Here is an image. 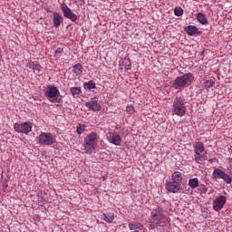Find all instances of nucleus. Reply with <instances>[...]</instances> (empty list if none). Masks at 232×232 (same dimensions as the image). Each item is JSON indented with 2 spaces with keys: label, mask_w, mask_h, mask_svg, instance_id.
I'll list each match as a JSON object with an SVG mask.
<instances>
[{
  "label": "nucleus",
  "mask_w": 232,
  "mask_h": 232,
  "mask_svg": "<svg viewBox=\"0 0 232 232\" xmlns=\"http://www.w3.org/2000/svg\"><path fill=\"white\" fill-rule=\"evenodd\" d=\"M194 80V74L188 72V73H183L180 76H178L175 79L172 87L175 90H182L185 89V87L191 85Z\"/></svg>",
  "instance_id": "f257e3e1"
},
{
  "label": "nucleus",
  "mask_w": 232,
  "mask_h": 232,
  "mask_svg": "<svg viewBox=\"0 0 232 232\" xmlns=\"http://www.w3.org/2000/svg\"><path fill=\"white\" fill-rule=\"evenodd\" d=\"M164 210L160 207H156L150 213L149 218L150 227L151 229L159 227L160 225L164 221Z\"/></svg>",
  "instance_id": "f03ea898"
},
{
  "label": "nucleus",
  "mask_w": 232,
  "mask_h": 232,
  "mask_svg": "<svg viewBox=\"0 0 232 232\" xmlns=\"http://www.w3.org/2000/svg\"><path fill=\"white\" fill-rule=\"evenodd\" d=\"M98 139V134L95 131L91 132L85 137L82 146L86 154H92L94 151Z\"/></svg>",
  "instance_id": "7ed1b4c3"
},
{
  "label": "nucleus",
  "mask_w": 232,
  "mask_h": 232,
  "mask_svg": "<svg viewBox=\"0 0 232 232\" xmlns=\"http://www.w3.org/2000/svg\"><path fill=\"white\" fill-rule=\"evenodd\" d=\"M44 95L49 98L51 102H58V104H63V101L60 93V90L55 87V85H47L46 90L44 92Z\"/></svg>",
  "instance_id": "20e7f679"
},
{
  "label": "nucleus",
  "mask_w": 232,
  "mask_h": 232,
  "mask_svg": "<svg viewBox=\"0 0 232 232\" xmlns=\"http://www.w3.org/2000/svg\"><path fill=\"white\" fill-rule=\"evenodd\" d=\"M172 111L176 116L182 118L187 113L185 99L182 96H176L172 105Z\"/></svg>",
  "instance_id": "39448f33"
},
{
  "label": "nucleus",
  "mask_w": 232,
  "mask_h": 232,
  "mask_svg": "<svg viewBox=\"0 0 232 232\" xmlns=\"http://www.w3.org/2000/svg\"><path fill=\"white\" fill-rule=\"evenodd\" d=\"M38 140L40 145L51 146L53 145L56 140V136H53L52 132H42L40 136H38Z\"/></svg>",
  "instance_id": "423d86ee"
},
{
  "label": "nucleus",
  "mask_w": 232,
  "mask_h": 232,
  "mask_svg": "<svg viewBox=\"0 0 232 232\" xmlns=\"http://www.w3.org/2000/svg\"><path fill=\"white\" fill-rule=\"evenodd\" d=\"M213 178L214 179H221L225 181L227 184L232 183V168L229 170L228 174H226V172L222 169H219L218 168L217 169L213 170Z\"/></svg>",
  "instance_id": "0eeeda50"
},
{
  "label": "nucleus",
  "mask_w": 232,
  "mask_h": 232,
  "mask_svg": "<svg viewBox=\"0 0 232 232\" xmlns=\"http://www.w3.org/2000/svg\"><path fill=\"white\" fill-rule=\"evenodd\" d=\"M194 151H195V160L199 162V161H203V160H207V155L206 154H202V152L205 151V147H204V143H202V141H198L196 143V145L194 146Z\"/></svg>",
  "instance_id": "6e6552de"
},
{
  "label": "nucleus",
  "mask_w": 232,
  "mask_h": 232,
  "mask_svg": "<svg viewBox=\"0 0 232 232\" xmlns=\"http://www.w3.org/2000/svg\"><path fill=\"white\" fill-rule=\"evenodd\" d=\"M14 131L29 134L33 130L32 121H24V123H14Z\"/></svg>",
  "instance_id": "1a4fd4ad"
},
{
  "label": "nucleus",
  "mask_w": 232,
  "mask_h": 232,
  "mask_svg": "<svg viewBox=\"0 0 232 232\" xmlns=\"http://www.w3.org/2000/svg\"><path fill=\"white\" fill-rule=\"evenodd\" d=\"M61 10L63 13V16L66 19L72 20V22H77L78 17L77 14H74L72 9L69 8L68 5L66 4H62L61 5Z\"/></svg>",
  "instance_id": "9d476101"
},
{
  "label": "nucleus",
  "mask_w": 232,
  "mask_h": 232,
  "mask_svg": "<svg viewBox=\"0 0 232 232\" xmlns=\"http://www.w3.org/2000/svg\"><path fill=\"white\" fill-rule=\"evenodd\" d=\"M107 140L108 142L112 143V145L120 146L122 141V139L120 136L119 132L111 131L107 132Z\"/></svg>",
  "instance_id": "9b49d317"
},
{
  "label": "nucleus",
  "mask_w": 232,
  "mask_h": 232,
  "mask_svg": "<svg viewBox=\"0 0 232 232\" xmlns=\"http://www.w3.org/2000/svg\"><path fill=\"white\" fill-rule=\"evenodd\" d=\"M227 203V197L225 195H220L217 197L213 201V208L216 212H220Z\"/></svg>",
  "instance_id": "f8f14e48"
},
{
  "label": "nucleus",
  "mask_w": 232,
  "mask_h": 232,
  "mask_svg": "<svg viewBox=\"0 0 232 232\" xmlns=\"http://www.w3.org/2000/svg\"><path fill=\"white\" fill-rule=\"evenodd\" d=\"M85 107L92 111H100L102 109V105L99 103V98L97 97L91 99L89 102H85Z\"/></svg>",
  "instance_id": "ddd939ff"
},
{
  "label": "nucleus",
  "mask_w": 232,
  "mask_h": 232,
  "mask_svg": "<svg viewBox=\"0 0 232 232\" xmlns=\"http://www.w3.org/2000/svg\"><path fill=\"white\" fill-rule=\"evenodd\" d=\"M26 67H28L29 69H31V71H34V72H37L38 73L43 71V65L39 64L37 61H29L28 63H26Z\"/></svg>",
  "instance_id": "4468645a"
},
{
  "label": "nucleus",
  "mask_w": 232,
  "mask_h": 232,
  "mask_svg": "<svg viewBox=\"0 0 232 232\" xmlns=\"http://www.w3.org/2000/svg\"><path fill=\"white\" fill-rule=\"evenodd\" d=\"M63 23V17L59 13H53V24L54 28H60L61 24Z\"/></svg>",
  "instance_id": "2eb2a0df"
},
{
  "label": "nucleus",
  "mask_w": 232,
  "mask_h": 232,
  "mask_svg": "<svg viewBox=\"0 0 232 232\" xmlns=\"http://www.w3.org/2000/svg\"><path fill=\"white\" fill-rule=\"evenodd\" d=\"M185 32L188 35H200V34H202L201 31L198 29V27H197L193 24H189L188 26H186Z\"/></svg>",
  "instance_id": "dca6fc26"
},
{
  "label": "nucleus",
  "mask_w": 232,
  "mask_h": 232,
  "mask_svg": "<svg viewBox=\"0 0 232 232\" xmlns=\"http://www.w3.org/2000/svg\"><path fill=\"white\" fill-rule=\"evenodd\" d=\"M179 184L176 183L175 179H172V181H169L166 184V189L169 190V192H172L173 194H177L179 192Z\"/></svg>",
  "instance_id": "f3484780"
},
{
  "label": "nucleus",
  "mask_w": 232,
  "mask_h": 232,
  "mask_svg": "<svg viewBox=\"0 0 232 232\" xmlns=\"http://www.w3.org/2000/svg\"><path fill=\"white\" fill-rule=\"evenodd\" d=\"M183 179L182 174L179 171H176L171 175V180H174L179 186V191L181 189V181Z\"/></svg>",
  "instance_id": "a211bd4d"
},
{
  "label": "nucleus",
  "mask_w": 232,
  "mask_h": 232,
  "mask_svg": "<svg viewBox=\"0 0 232 232\" xmlns=\"http://www.w3.org/2000/svg\"><path fill=\"white\" fill-rule=\"evenodd\" d=\"M129 229L130 231L143 230V224L137 221H131L129 224Z\"/></svg>",
  "instance_id": "6ab92c4d"
},
{
  "label": "nucleus",
  "mask_w": 232,
  "mask_h": 232,
  "mask_svg": "<svg viewBox=\"0 0 232 232\" xmlns=\"http://www.w3.org/2000/svg\"><path fill=\"white\" fill-rule=\"evenodd\" d=\"M46 196L47 193L44 192V190H40L37 193V199H38V204H40V206H42L43 204H44L46 202Z\"/></svg>",
  "instance_id": "aec40b11"
},
{
  "label": "nucleus",
  "mask_w": 232,
  "mask_h": 232,
  "mask_svg": "<svg viewBox=\"0 0 232 232\" xmlns=\"http://www.w3.org/2000/svg\"><path fill=\"white\" fill-rule=\"evenodd\" d=\"M197 20L199 24H208V20L207 18L206 14L203 13H198L197 15Z\"/></svg>",
  "instance_id": "412c9836"
},
{
  "label": "nucleus",
  "mask_w": 232,
  "mask_h": 232,
  "mask_svg": "<svg viewBox=\"0 0 232 232\" xmlns=\"http://www.w3.org/2000/svg\"><path fill=\"white\" fill-rule=\"evenodd\" d=\"M120 66H124L127 71L131 69V62L130 58H123L120 61Z\"/></svg>",
  "instance_id": "4be33fe9"
},
{
  "label": "nucleus",
  "mask_w": 232,
  "mask_h": 232,
  "mask_svg": "<svg viewBox=\"0 0 232 232\" xmlns=\"http://www.w3.org/2000/svg\"><path fill=\"white\" fill-rule=\"evenodd\" d=\"M102 218L103 219V221L111 223L113 222V219H114V213H111V212L102 213Z\"/></svg>",
  "instance_id": "5701e85b"
},
{
  "label": "nucleus",
  "mask_w": 232,
  "mask_h": 232,
  "mask_svg": "<svg viewBox=\"0 0 232 232\" xmlns=\"http://www.w3.org/2000/svg\"><path fill=\"white\" fill-rule=\"evenodd\" d=\"M72 72L73 73H77L78 75H81L83 72V65L81 64V63H78L77 64L72 66Z\"/></svg>",
  "instance_id": "b1692460"
},
{
  "label": "nucleus",
  "mask_w": 232,
  "mask_h": 232,
  "mask_svg": "<svg viewBox=\"0 0 232 232\" xmlns=\"http://www.w3.org/2000/svg\"><path fill=\"white\" fill-rule=\"evenodd\" d=\"M96 84H95V81L91 80L88 82H84L83 83V89L85 90H93L96 89Z\"/></svg>",
  "instance_id": "393cba45"
},
{
  "label": "nucleus",
  "mask_w": 232,
  "mask_h": 232,
  "mask_svg": "<svg viewBox=\"0 0 232 232\" xmlns=\"http://www.w3.org/2000/svg\"><path fill=\"white\" fill-rule=\"evenodd\" d=\"M188 186L192 189H196V188H198V186H199L198 179H188Z\"/></svg>",
  "instance_id": "a878e982"
},
{
  "label": "nucleus",
  "mask_w": 232,
  "mask_h": 232,
  "mask_svg": "<svg viewBox=\"0 0 232 232\" xmlns=\"http://www.w3.org/2000/svg\"><path fill=\"white\" fill-rule=\"evenodd\" d=\"M70 92L72 96H80L82 93L81 87H71Z\"/></svg>",
  "instance_id": "bb28decb"
},
{
  "label": "nucleus",
  "mask_w": 232,
  "mask_h": 232,
  "mask_svg": "<svg viewBox=\"0 0 232 232\" xmlns=\"http://www.w3.org/2000/svg\"><path fill=\"white\" fill-rule=\"evenodd\" d=\"M174 14L177 15V17H181L184 14V9L181 8V6H176L174 9Z\"/></svg>",
  "instance_id": "cd10ccee"
},
{
  "label": "nucleus",
  "mask_w": 232,
  "mask_h": 232,
  "mask_svg": "<svg viewBox=\"0 0 232 232\" xmlns=\"http://www.w3.org/2000/svg\"><path fill=\"white\" fill-rule=\"evenodd\" d=\"M213 85H215V78L205 81V87L208 89H210V87H213Z\"/></svg>",
  "instance_id": "c85d7f7f"
},
{
  "label": "nucleus",
  "mask_w": 232,
  "mask_h": 232,
  "mask_svg": "<svg viewBox=\"0 0 232 232\" xmlns=\"http://www.w3.org/2000/svg\"><path fill=\"white\" fill-rule=\"evenodd\" d=\"M126 112H127L128 114H133V113H135V108L133 107V105H128V106L126 107Z\"/></svg>",
  "instance_id": "c756f323"
},
{
  "label": "nucleus",
  "mask_w": 232,
  "mask_h": 232,
  "mask_svg": "<svg viewBox=\"0 0 232 232\" xmlns=\"http://www.w3.org/2000/svg\"><path fill=\"white\" fill-rule=\"evenodd\" d=\"M63 52V47H57V49L55 51V57L60 58Z\"/></svg>",
  "instance_id": "7c9ffc66"
},
{
  "label": "nucleus",
  "mask_w": 232,
  "mask_h": 232,
  "mask_svg": "<svg viewBox=\"0 0 232 232\" xmlns=\"http://www.w3.org/2000/svg\"><path fill=\"white\" fill-rule=\"evenodd\" d=\"M85 125H82L80 123V125H78L77 127V132L78 134H82L83 131H85Z\"/></svg>",
  "instance_id": "2f4dec72"
},
{
  "label": "nucleus",
  "mask_w": 232,
  "mask_h": 232,
  "mask_svg": "<svg viewBox=\"0 0 232 232\" xmlns=\"http://www.w3.org/2000/svg\"><path fill=\"white\" fill-rule=\"evenodd\" d=\"M130 232H148L147 228L143 226V230H136V231H130Z\"/></svg>",
  "instance_id": "473e14b6"
},
{
  "label": "nucleus",
  "mask_w": 232,
  "mask_h": 232,
  "mask_svg": "<svg viewBox=\"0 0 232 232\" xmlns=\"http://www.w3.org/2000/svg\"><path fill=\"white\" fill-rule=\"evenodd\" d=\"M2 58H3V52L0 49V60H2Z\"/></svg>",
  "instance_id": "72a5a7b5"
},
{
  "label": "nucleus",
  "mask_w": 232,
  "mask_h": 232,
  "mask_svg": "<svg viewBox=\"0 0 232 232\" xmlns=\"http://www.w3.org/2000/svg\"><path fill=\"white\" fill-rule=\"evenodd\" d=\"M75 2H82L83 4H85V0H75Z\"/></svg>",
  "instance_id": "f704fd0d"
},
{
  "label": "nucleus",
  "mask_w": 232,
  "mask_h": 232,
  "mask_svg": "<svg viewBox=\"0 0 232 232\" xmlns=\"http://www.w3.org/2000/svg\"><path fill=\"white\" fill-rule=\"evenodd\" d=\"M229 163H230V165H232V159H231V160H229Z\"/></svg>",
  "instance_id": "c9c22d12"
}]
</instances>
